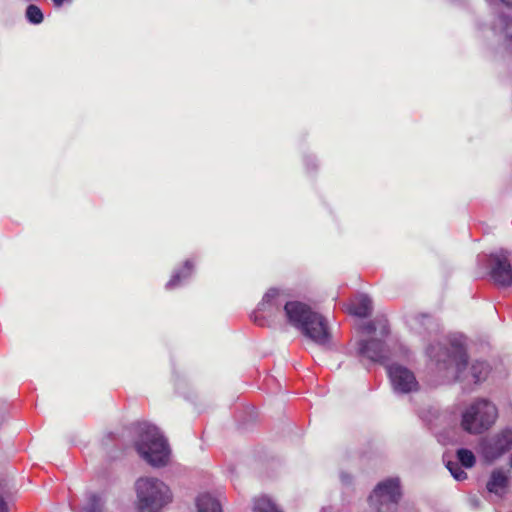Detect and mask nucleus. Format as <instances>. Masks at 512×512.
I'll return each instance as SVG.
<instances>
[{
  "instance_id": "1",
  "label": "nucleus",
  "mask_w": 512,
  "mask_h": 512,
  "mask_svg": "<svg viewBox=\"0 0 512 512\" xmlns=\"http://www.w3.org/2000/svg\"><path fill=\"white\" fill-rule=\"evenodd\" d=\"M427 355L445 381H462L467 378L468 356L460 340L454 339L447 343L431 345L427 349Z\"/></svg>"
},
{
  "instance_id": "2",
  "label": "nucleus",
  "mask_w": 512,
  "mask_h": 512,
  "mask_svg": "<svg viewBox=\"0 0 512 512\" xmlns=\"http://www.w3.org/2000/svg\"><path fill=\"white\" fill-rule=\"evenodd\" d=\"M284 316L291 326L315 344L325 346L329 343L330 332L326 319L309 305L300 301H289L285 305Z\"/></svg>"
},
{
  "instance_id": "3",
  "label": "nucleus",
  "mask_w": 512,
  "mask_h": 512,
  "mask_svg": "<svg viewBox=\"0 0 512 512\" xmlns=\"http://www.w3.org/2000/svg\"><path fill=\"white\" fill-rule=\"evenodd\" d=\"M363 334L368 338L361 339L358 343L359 356L372 362L384 363L389 357V347L386 337L389 335L388 322L384 318L375 319L361 326Z\"/></svg>"
},
{
  "instance_id": "4",
  "label": "nucleus",
  "mask_w": 512,
  "mask_h": 512,
  "mask_svg": "<svg viewBox=\"0 0 512 512\" xmlns=\"http://www.w3.org/2000/svg\"><path fill=\"white\" fill-rule=\"evenodd\" d=\"M498 419V408L487 398H477L462 412L461 427L471 435H480L490 430Z\"/></svg>"
},
{
  "instance_id": "5",
  "label": "nucleus",
  "mask_w": 512,
  "mask_h": 512,
  "mask_svg": "<svg viewBox=\"0 0 512 512\" xmlns=\"http://www.w3.org/2000/svg\"><path fill=\"white\" fill-rule=\"evenodd\" d=\"M288 295L284 290L270 288L258 303L257 308L251 314V319L259 326L270 325L279 316H284L285 305L288 303Z\"/></svg>"
},
{
  "instance_id": "6",
  "label": "nucleus",
  "mask_w": 512,
  "mask_h": 512,
  "mask_svg": "<svg viewBox=\"0 0 512 512\" xmlns=\"http://www.w3.org/2000/svg\"><path fill=\"white\" fill-rule=\"evenodd\" d=\"M135 448L139 456L149 465H160V432L157 426L147 422L136 425Z\"/></svg>"
},
{
  "instance_id": "7",
  "label": "nucleus",
  "mask_w": 512,
  "mask_h": 512,
  "mask_svg": "<svg viewBox=\"0 0 512 512\" xmlns=\"http://www.w3.org/2000/svg\"><path fill=\"white\" fill-rule=\"evenodd\" d=\"M401 497L398 478H389L380 482L370 494L368 501L378 512H396Z\"/></svg>"
},
{
  "instance_id": "8",
  "label": "nucleus",
  "mask_w": 512,
  "mask_h": 512,
  "mask_svg": "<svg viewBox=\"0 0 512 512\" xmlns=\"http://www.w3.org/2000/svg\"><path fill=\"white\" fill-rule=\"evenodd\" d=\"M385 367L392 392L395 395H408L419 390L420 385L416 375L409 367L399 362L388 363Z\"/></svg>"
},
{
  "instance_id": "9",
  "label": "nucleus",
  "mask_w": 512,
  "mask_h": 512,
  "mask_svg": "<svg viewBox=\"0 0 512 512\" xmlns=\"http://www.w3.org/2000/svg\"><path fill=\"white\" fill-rule=\"evenodd\" d=\"M512 448V429L505 428L493 435L483 437L478 443V452L486 462H493Z\"/></svg>"
},
{
  "instance_id": "10",
  "label": "nucleus",
  "mask_w": 512,
  "mask_h": 512,
  "mask_svg": "<svg viewBox=\"0 0 512 512\" xmlns=\"http://www.w3.org/2000/svg\"><path fill=\"white\" fill-rule=\"evenodd\" d=\"M139 512H160V487L155 478H140L136 482Z\"/></svg>"
},
{
  "instance_id": "11",
  "label": "nucleus",
  "mask_w": 512,
  "mask_h": 512,
  "mask_svg": "<svg viewBox=\"0 0 512 512\" xmlns=\"http://www.w3.org/2000/svg\"><path fill=\"white\" fill-rule=\"evenodd\" d=\"M491 277L500 286L512 284V251L500 249L490 255Z\"/></svg>"
},
{
  "instance_id": "12",
  "label": "nucleus",
  "mask_w": 512,
  "mask_h": 512,
  "mask_svg": "<svg viewBox=\"0 0 512 512\" xmlns=\"http://www.w3.org/2000/svg\"><path fill=\"white\" fill-rule=\"evenodd\" d=\"M197 261L194 257L188 258L176 266L165 284V289L173 291L186 286L193 278Z\"/></svg>"
},
{
  "instance_id": "13",
  "label": "nucleus",
  "mask_w": 512,
  "mask_h": 512,
  "mask_svg": "<svg viewBox=\"0 0 512 512\" xmlns=\"http://www.w3.org/2000/svg\"><path fill=\"white\" fill-rule=\"evenodd\" d=\"M490 29L503 48L512 52V17L505 14L498 15L491 23Z\"/></svg>"
},
{
  "instance_id": "14",
  "label": "nucleus",
  "mask_w": 512,
  "mask_h": 512,
  "mask_svg": "<svg viewBox=\"0 0 512 512\" xmlns=\"http://www.w3.org/2000/svg\"><path fill=\"white\" fill-rule=\"evenodd\" d=\"M509 486V472L502 469H495L491 472L490 478L486 484L488 492L499 497L503 496Z\"/></svg>"
},
{
  "instance_id": "15",
  "label": "nucleus",
  "mask_w": 512,
  "mask_h": 512,
  "mask_svg": "<svg viewBox=\"0 0 512 512\" xmlns=\"http://www.w3.org/2000/svg\"><path fill=\"white\" fill-rule=\"evenodd\" d=\"M347 310L354 316L365 318L372 311V301L367 295H358L347 305Z\"/></svg>"
},
{
  "instance_id": "16",
  "label": "nucleus",
  "mask_w": 512,
  "mask_h": 512,
  "mask_svg": "<svg viewBox=\"0 0 512 512\" xmlns=\"http://www.w3.org/2000/svg\"><path fill=\"white\" fill-rule=\"evenodd\" d=\"M491 372L490 365L485 361H474L471 364L469 374L475 384L484 382Z\"/></svg>"
},
{
  "instance_id": "17",
  "label": "nucleus",
  "mask_w": 512,
  "mask_h": 512,
  "mask_svg": "<svg viewBox=\"0 0 512 512\" xmlns=\"http://www.w3.org/2000/svg\"><path fill=\"white\" fill-rule=\"evenodd\" d=\"M197 509L198 512H222L220 503L209 494L197 498Z\"/></svg>"
},
{
  "instance_id": "18",
  "label": "nucleus",
  "mask_w": 512,
  "mask_h": 512,
  "mask_svg": "<svg viewBox=\"0 0 512 512\" xmlns=\"http://www.w3.org/2000/svg\"><path fill=\"white\" fill-rule=\"evenodd\" d=\"M255 512H282L268 496H261L255 499Z\"/></svg>"
},
{
  "instance_id": "19",
  "label": "nucleus",
  "mask_w": 512,
  "mask_h": 512,
  "mask_svg": "<svg viewBox=\"0 0 512 512\" xmlns=\"http://www.w3.org/2000/svg\"><path fill=\"white\" fill-rule=\"evenodd\" d=\"M457 459L461 466L465 468H472L475 464V456L469 449L461 448L457 450Z\"/></svg>"
},
{
  "instance_id": "20",
  "label": "nucleus",
  "mask_w": 512,
  "mask_h": 512,
  "mask_svg": "<svg viewBox=\"0 0 512 512\" xmlns=\"http://www.w3.org/2000/svg\"><path fill=\"white\" fill-rule=\"evenodd\" d=\"M26 17L28 21L31 22L32 24H40L44 18L41 9L34 4H30L27 7Z\"/></svg>"
},
{
  "instance_id": "21",
  "label": "nucleus",
  "mask_w": 512,
  "mask_h": 512,
  "mask_svg": "<svg viewBox=\"0 0 512 512\" xmlns=\"http://www.w3.org/2000/svg\"><path fill=\"white\" fill-rule=\"evenodd\" d=\"M103 511V503L102 499L97 494H92L89 497L87 506L81 512H102Z\"/></svg>"
},
{
  "instance_id": "22",
  "label": "nucleus",
  "mask_w": 512,
  "mask_h": 512,
  "mask_svg": "<svg viewBox=\"0 0 512 512\" xmlns=\"http://www.w3.org/2000/svg\"><path fill=\"white\" fill-rule=\"evenodd\" d=\"M446 467L457 481H462L467 478V473L457 462L448 461Z\"/></svg>"
},
{
  "instance_id": "23",
  "label": "nucleus",
  "mask_w": 512,
  "mask_h": 512,
  "mask_svg": "<svg viewBox=\"0 0 512 512\" xmlns=\"http://www.w3.org/2000/svg\"><path fill=\"white\" fill-rule=\"evenodd\" d=\"M171 449L167 440L162 436V469L170 463Z\"/></svg>"
},
{
  "instance_id": "24",
  "label": "nucleus",
  "mask_w": 512,
  "mask_h": 512,
  "mask_svg": "<svg viewBox=\"0 0 512 512\" xmlns=\"http://www.w3.org/2000/svg\"><path fill=\"white\" fill-rule=\"evenodd\" d=\"M173 495L171 490L162 484V506L172 501Z\"/></svg>"
},
{
  "instance_id": "25",
  "label": "nucleus",
  "mask_w": 512,
  "mask_h": 512,
  "mask_svg": "<svg viewBox=\"0 0 512 512\" xmlns=\"http://www.w3.org/2000/svg\"><path fill=\"white\" fill-rule=\"evenodd\" d=\"M0 512H8V505L0 495Z\"/></svg>"
},
{
  "instance_id": "26",
  "label": "nucleus",
  "mask_w": 512,
  "mask_h": 512,
  "mask_svg": "<svg viewBox=\"0 0 512 512\" xmlns=\"http://www.w3.org/2000/svg\"><path fill=\"white\" fill-rule=\"evenodd\" d=\"M55 7H61L65 2H70L71 0H52Z\"/></svg>"
},
{
  "instance_id": "27",
  "label": "nucleus",
  "mask_w": 512,
  "mask_h": 512,
  "mask_svg": "<svg viewBox=\"0 0 512 512\" xmlns=\"http://www.w3.org/2000/svg\"><path fill=\"white\" fill-rule=\"evenodd\" d=\"M341 480H342L343 483H348L350 479H349L347 474L342 473L341 474Z\"/></svg>"
},
{
  "instance_id": "28",
  "label": "nucleus",
  "mask_w": 512,
  "mask_h": 512,
  "mask_svg": "<svg viewBox=\"0 0 512 512\" xmlns=\"http://www.w3.org/2000/svg\"><path fill=\"white\" fill-rule=\"evenodd\" d=\"M320 512H334V509L332 507H324Z\"/></svg>"
},
{
  "instance_id": "29",
  "label": "nucleus",
  "mask_w": 512,
  "mask_h": 512,
  "mask_svg": "<svg viewBox=\"0 0 512 512\" xmlns=\"http://www.w3.org/2000/svg\"><path fill=\"white\" fill-rule=\"evenodd\" d=\"M506 6H512V0H500Z\"/></svg>"
},
{
  "instance_id": "30",
  "label": "nucleus",
  "mask_w": 512,
  "mask_h": 512,
  "mask_svg": "<svg viewBox=\"0 0 512 512\" xmlns=\"http://www.w3.org/2000/svg\"><path fill=\"white\" fill-rule=\"evenodd\" d=\"M2 421H3V415L0 414V424L2 423Z\"/></svg>"
},
{
  "instance_id": "31",
  "label": "nucleus",
  "mask_w": 512,
  "mask_h": 512,
  "mask_svg": "<svg viewBox=\"0 0 512 512\" xmlns=\"http://www.w3.org/2000/svg\"><path fill=\"white\" fill-rule=\"evenodd\" d=\"M510 466L512 468V454H511V457H510Z\"/></svg>"
}]
</instances>
